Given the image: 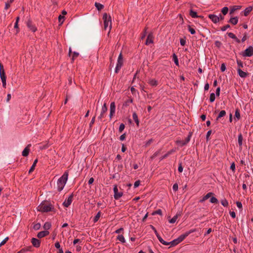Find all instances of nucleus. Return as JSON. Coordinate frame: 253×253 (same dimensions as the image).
<instances>
[{
	"instance_id": "1",
	"label": "nucleus",
	"mask_w": 253,
	"mask_h": 253,
	"mask_svg": "<svg viewBox=\"0 0 253 253\" xmlns=\"http://www.w3.org/2000/svg\"><path fill=\"white\" fill-rule=\"evenodd\" d=\"M37 210L42 212H47L53 211L54 208L53 205L49 202L43 201L38 207Z\"/></svg>"
},
{
	"instance_id": "2",
	"label": "nucleus",
	"mask_w": 253,
	"mask_h": 253,
	"mask_svg": "<svg viewBox=\"0 0 253 253\" xmlns=\"http://www.w3.org/2000/svg\"><path fill=\"white\" fill-rule=\"evenodd\" d=\"M68 177V172L67 171H65L62 176L58 179L57 184V189L59 192L61 191L63 189L67 181Z\"/></svg>"
},
{
	"instance_id": "3",
	"label": "nucleus",
	"mask_w": 253,
	"mask_h": 253,
	"mask_svg": "<svg viewBox=\"0 0 253 253\" xmlns=\"http://www.w3.org/2000/svg\"><path fill=\"white\" fill-rule=\"evenodd\" d=\"M103 20L104 22V29L107 30L108 29V34L110 33L112 28V20L110 15H108L106 13L103 15Z\"/></svg>"
},
{
	"instance_id": "4",
	"label": "nucleus",
	"mask_w": 253,
	"mask_h": 253,
	"mask_svg": "<svg viewBox=\"0 0 253 253\" xmlns=\"http://www.w3.org/2000/svg\"><path fill=\"white\" fill-rule=\"evenodd\" d=\"M189 235L188 233L182 234L179 236L177 239L173 240V241L168 242L169 245H170L171 247L175 246L178 245L179 243L181 242L184 239Z\"/></svg>"
},
{
	"instance_id": "5",
	"label": "nucleus",
	"mask_w": 253,
	"mask_h": 253,
	"mask_svg": "<svg viewBox=\"0 0 253 253\" xmlns=\"http://www.w3.org/2000/svg\"><path fill=\"white\" fill-rule=\"evenodd\" d=\"M123 65V58L122 53H121L118 57L117 63L115 68V73H117L120 70Z\"/></svg>"
},
{
	"instance_id": "6",
	"label": "nucleus",
	"mask_w": 253,
	"mask_h": 253,
	"mask_svg": "<svg viewBox=\"0 0 253 253\" xmlns=\"http://www.w3.org/2000/svg\"><path fill=\"white\" fill-rule=\"evenodd\" d=\"M244 57H251L253 55V46H250L242 53Z\"/></svg>"
},
{
	"instance_id": "7",
	"label": "nucleus",
	"mask_w": 253,
	"mask_h": 253,
	"mask_svg": "<svg viewBox=\"0 0 253 253\" xmlns=\"http://www.w3.org/2000/svg\"><path fill=\"white\" fill-rule=\"evenodd\" d=\"M113 191L114 193V197L116 200L119 199L123 196V192L118 191L117 185L114 186Z\"/></svg>"
},
{
	"instance_id": "8",
	"label": "nucleus",
	"mask_w": 253,
	"mask_h": 253,
	"mask_svg": "<svg viewBox=\"0 0 253 253\" xmlns=\"http://www.w3.org/2000/svg\"><path fill=\"white\" fill-rule=\"evenodd\" d=\"M107 111V107L106 103H104L102 107L101 113L100 116L98 117V119L101 120L104 117V115Z\"/></svg>"
},
{
	"instance_id": "9",
	"label": "nucleus",
	"mask_w": 253,
	"mask_h": 253,
	"mask_svg": "<svg viewBox=\"0 0 253 253\" xmlns=\"http://www.w3.org/2000/svg\"><path fill=\"white\" fill-rule=\"evenodd\" d=\"M73 195L71 194L70 195L68 198L65 200V201L63 202V206L66 207L68 208L72 203L73 201Z\"/></svg>"
},
{
	"instance_id": "10",
	"label": "nucleus",
	"mask_w": 253,
	"mask_h": 253,
	"mask_svg": "<svg viewBox=\"0 0 253 253\" xmlns=\"http://www.w3.org/2000/svg\"><path fill=\"white\" fill-rule=\"evenodd\" d=\"M116 111V105L114 102H112L110 104V118L111 119L112 117L114 115Z\"/></svg>"
},
{
	"instance_id": "11",
	"label": "nucleus",
	"mask_w": 253,
	"mask_h": 253,
	"mask_svg": "<svg viewBox=\"0 0 253 253\" xmlns=\"http://www.w3.org/2000/svg\"><path fill=\"white\" fill-rule=\"evenodd\" d=\"M208 17L214 24H216L218 22H219V18L218 17V16L216 15L210 14L208 15Z\"/></svg>"
},
{
	"instance_id": "12",
	"label": "nucleus",
	"mask_w": 253,
	"mask_h": 253,
	"mask_svg": "<svg viewBox=\"0 0 253 253\" xmlns=\"http://www.w3.org/2000/svg\"><path fill=\"white\" fill-rule=\"evenodd\" d=\"M27 26L28 28L33 32H35L37 29L36 27L33 24L31 20H28L27 22Z\"/></svg>"
},
{
	"instance_id": "13",
	"label": "nucleus",
	"mask_w": 253,
	"mask_h": 253,
	"mask_svg": "<svg viewBox=\"0 0 253 253\" xmlns=\"http://www.w3.org/2000/svg\"><path fill=\"white\" fill-rule=\"evenodd\" d=\"M31 243L33 246L35 247L38 248L40 246L41 242L38 239L33 238L31 239Z\"/></svg>"
},
{
	"instance_id": "14",
	"label": "nucleus",
	"mask_w": 253,
	"mask_h": 253,
	"mask_svg": "<svg viewBox=\"0 0 253 253\" xmlns=\"http://www.w3.org/2000/svg\"><path fill=\"white\" fill-rule=\"evenodd\" d=\"M31 146V144H28L25 148L23 150L22 152V155L24 157H27L28 156L30 152V148Z\"/></svg>"
},
{
	"instance_id": "15",
	"label": "nucleus",
	"mask_w": 253,
	"mask_h": 253,
	"mask_svg": "<svg viewBox=\"0 0 253 253\" xmlns=\"http://www.w3.org/2000/svg\"><path fill=\"white\" fill-rule=\"evenodd\" d=\"M153 39L154 37L152 33L149 34V35L147 36L145 44L146 45H148L150 43H153Z\"/></svg>"
},
{
	"instance_id": "16",
	"label": "nucleus",
	"mask_w": 253,
	"mask_h": 253,
	"mask_svg": "<svg viewBox=\"0 0 253 253\" xmlns=\"http://www.w3.org/2000/svg\"><path fill=\"white\" fill-rule=\"evenodd\" d=\"M0 77L2 83V86L5 88L6 85V77L5 74H0Z\"/></svg>"
},
{
	"instance_id": "17",
	"label": "nucleus",
	"mask_w": 253,
	"mask_h": 253,
	"mask_svg": "<svg viewBox=\"0 0 253 253\" xmlns=\"http://www.w3.org/2000/svg\"><path fill=\"white\" fill-rule=\"evenodd\" d=\"M49 234L48 231H42L39 232L37 234V237L39 238H42L46 236Z\"/></svg>"
},
{
	"instance_id": "18",
	"label": "nucleus",
	"mask_w": 253,
	"mask_h": 253,
	"mask_svg": "<svg viewBox=\"0 0 253 253\" xmlns=\"http://www.w3.org/2000/svg\"><path fill=\"white\" fill-rule=\"evenodd\" d=\"M176 151V149L175 148H173V149H172L171 150H170V151H168L165 155H164V156H163L161 158H160V160H162L164 159H166V158H167L170 155L172 154L173 153L175 152Z\"/></svg>"
},
{
	"instance_id": "19",
	"label": "nucleus",
	"mask_w": 253,
	"mask_h": 253,
	"mask_svg": "<svg viewBox=\"0 0 253 253\" xmlns=\"http://www.w3.org/2000/svg\"><path fill=\"white\" fill-rule=\"evenodd\" d=\"M148 83L152 86H156L158 84V81L155 79H149Z\"/></svg>"
},
{
	"instance_id": "20",
	"label": "nucleus",
	"mask_w": 253,
	"mask_h": 253,
	"mask_svg": "<svg viewBox=\"0 0 253 253\" xmlns=\"http://www.w3.org/2000/svg\"><path fill=\"white\" fill-rule=\"evenodd\" d=\"M237 72L239 76L241 78H246L248 76V73L243 71L240 68L237 69Z\"/></svg>"
},
{
	"instance_id": "21",
	"label": "nucleus",
	"mask_w": 253,
	"mask_h": 253,
	"mask_svg": "<svg viewBox=\"0 0 253 253\" xmlns=\"http://www.w3.org/2000/svg\"><path fill=\"white\" fill-rule=\"evenodd\" d=\"M213 194L212 192H209L207 193L205 196H204L202 199L200 200V203H203L207 199H208L210 197H211Z\"/></svg>"
},
{
	"instance_id": "22",
	"label": "nucleus",
	"mask_w": 253,
	"mask_h": 253,
	"mask_svg": "<svg viewBox=\"0 0 253 253\" xmlns=\"http://www.w3.org/2000/svg\"><path fill=\"white\" fill-rule=\"evenodd\" d=\"M241 6L240 5H234L232 6L230 10V14H232L236 10L241 9Z\"/></svg>"
},
{
	"instance_id": "23",
	"label": "nucleus",
	"mask_w": 253,
	"mask_h": 253,
	"mask_svg": "<svg viewBox=\"0 0 253 253\" xmlns=\"http://www.w3.org/2000/svg\"><path fill=\"white\" fill-rule=\"evenodd\" d=\"M132 118L136 124L137 126L139 125V121L137 114L135 112H133L132 114Z\"/></svg>"
},
{
	"instance_id": "24",
	"label": "nucleus",
	"mask_w": 253,
	"mask_h": 253,
	"mask_svg": "<svg viewBox=\"0 0 253 253\" xmlns=\"http://www.w3.org/2000/svg\"><path fill=\"white\" fill-rule=\"evenodd\" d=\"M252 9L253 7L252 6H249L247 7L243 11L244 16H248V14L251 12Z\"/></svg>"
},
{
	"instance_id": "25",
	"label": "nucleus",
	"mask_w": 253,
	"mask_h": 253,
	"mask_svg": "<svg viewBox=\"0 0 253 253\" xmlns=\"http://www.w3.org/2000/svg\"><path fill=\"white\" fill-rule=\"evenodd\" d=\"M238 22V18L237 17H231L229 20V22L233 25H236Z\"/></svg>"
},
{
	"instance_id": "26",
	"label": "nucleus",
	"mask_w": 253,
	"mask_h": 253,
	"mask_svg": "<svg viewBox=\"0 0 253 253\" xmlns=\"http://www.w3.org/2000/svg\"><path fill=\"white\" fill-rule=\"evenodd\" d=\"M226 114V111L225 110H222L218 114L216 120L217 121L219 120L222 117H223L225 116Z\"/></svg>"
},
{
	"instance_id": "27",
	"label": "nucleus",
	"mask_w": 253,
	"mask_h": 253,
	"mask_svg": "<svg viewBox=\"0 0 253 253\" xmlns=\"http://www.w3.org/2000/svg\"><path fill=\"white\" fill-rule=\"evenodd\" d=\"M243 136H242V134L240 133L238 135V141L239 145L241 148H242V145H243Z\"/></svg>"
},
{
	"instance_id": "28",
	"label": "nucleus",
	"mask_w": 253,
	"mask_h": 253,
	"mask_svg": "<svg viewBox=\"0 0 253 253\" xmlns=\"http://www.w3.org/2000/svg\"><path fill=\"white\" fill-rule=\"evenodd\" d=\"M117 240H119L122 243H125L126 242V240L123 235H119L117 237Z\"/></svg>"
},
{
	"instance_id": "29",
	"label": "nucleus",
	"mask_w": 253,
	"mask_h": 253,
	"mask_svg": "<svg viewBox=\"0 0 253 253\" xmlns=\"http://www.w3.org/2000/svg\"><path fill=\"white\" fill-rule=\"evenodd\" d=\"M180 214L178 213H177L175 215H174L171 219L169 220V222L170 223H174L176 222V220L177 219V218L178 216Z\"/></svg>"
},
{
	"instance_id": "30",
	"label": "nucleus",
	"mask_w": 253,
	"mask_h": 253,
	"mask_svg": "<svg viewBox=\"0 0 253 253\" xmlns=\"http://www.w3.org/2000/svg\"><path fill=\"white\" fill-rule=\"evenodd\" d=\"M190 15L192 18H194L199 17V16L197 15V13L196 11H193L192 9L190 10Z\"/></svg>"
},
{
	"instance_id": "31",
	"label": "nucleus",
	"mask_w": 253,
	"mask_h": 253,
	"mask_svg": "<svg viewBox=\"0 0 253 253\" xmlns=\"http://www.w3.org/2000/svg\"><path fill=\"white\" fill-rule=\"evenodd\" d=\"M37 162H38V159H36L34 161V162L32 166H31L30 169H29V173L32 172L35 169V167H36V166L37 165Z\"/></svg>"
},
{
	"instance_id": "32",
	"label": "nucleus",
	"mask_w": 253,
	"mask_h": 253,
	"mask_svg": "<svg viewBox=\"0 0 253 253\" xmlns=\"http://www.w3.org/2000/svg\"><path fill=\"white\" fill-rule=\"evenodd\" d=\"M51 224L50 222H46L44 224L43 228L45 230V231H47L51 228Z\"/></svg>"
},
{
	"instance_id": "33",
	"label": "nucleus",
	"mask_w": 253,
	"mask_h": 253,
	"mask_svg": "<svg viewBox=\"0 0 253 253\" xmlns=\"http://www.w3.org/2000/svg\"><path fill=\"white\" fill-rule=\"evenodd\" d=\"M133 101V100L132 98H129L128 99H127L124 103L123 106H128L130 104L132 103Z\"/></svg>"
},
{
	"instance_id": "34",
	"label": "nucleus",
	"mask_w": 253,
	"mask_h": 253,
	"mask_svg": "<svg viewBox=\"0 0 253 253\" xmlns=\"http://www.w3.org/2000/svg\"><path fill=\"white\" fill-rule=\"evenodd\" d=\"M95 6L96 8L98 10H101L104 7V6H103V4H101L100 3H98V2H95Z\"/></svg>"
},
{
	"instance_id": "35",
	"label": "nucleus",
	"mask_w": 253,
	"mask_h": 253,
	"mask_svg": "<svg viewBox=\"0 0 253 253\" xmlns=\"http://www.w3.org/2000/svg\"><path fill=\"white\" fill-rule=\"evenodd\" d=\"M175 142L177 145H179L180 146H183L186 144V142L184 140H177Z\"/></svg>"
},
{
	"instance_id": "36",
	"label": "nucleus",
	"mask_w": 253,
	"mask_h": 253,
	"mask_svg": "<svg viewBox=\"0 0 253 253\" xmlns=\"http://www.w3.org/2000/svg\"><path fill=\"white\" fill-rule=\"evenodd\" d=\"M235 116L238 120H239L241 118L240 110L238 108L235 110Z\"/></svg>"
},
{
	"instance_id": "37",
	"label": "nucleus",
	"mask_w": 253,
	"mask_h": 253,
	"mask_svg": "<svg viewBox=\"0 0 253 253\" xmlns=\"http://www.w3.org/2000/svg\"><path fill=\"white\" fill-rule=\"evenodd\" d=\"M229 11V9L227 7L225 6L223 7L221 10V12L223 14V15H225L227 14L228 12Z\"/></svg>"
},
{
	"instance_id": "38",
	"label": "nucleus",
	"mask_w": 253,
	"mask_h": 253,
	"mask_svg": "<svg viewBox=\"0 0 253 253\" xmlns=\"http://www.w3.org/2000/svg\"><path fill=\"white\" fill-rule=\"evenodd\" d=\"M221 205L224 207H227L228 206V202L225 199H223L221 201Z\"/></svg>"
},
{
	"instance_id": "39",
	"label": "nucleus",
	"mask_w": 253,
	"mask_h": 253,
	"mask_svg": "<svg viewBox=\"0 0 253 253\" xmlns=\"http://www.w3.org/2000/svg\"><path fill=\"white\" fill-rule=\"evenodd\" d=\"M172 57H173V61H174V63L177 66H178L179 65L178 60L177 56L175 55V54L174 53L173 54Z\"/></svg>"
},
{
	"instance_id": "40",
	"label": "nucleus",
	"mask_w": 253,
	"mask_h": 253,
	"mask_svg": "<svg viewBox=\"0 0 253 253\" xmlns=\"http://www.w3.org/2000/svg\"><path fill=\"white\" fill-rule=\"evenodd\" d=\"M215 94L214 93H211L210 96V102H213L215 100Z\"/></svg>"
},
{
	"instance_id": "41",
	"label": "nucleus",
	"mask_w": 253,
	"mask_h": 253,
	"mask_svg": "<svg viewBox=\"0 0 253 253\" xmlns=\"http://www.w3.org/2000/svg\"><path fill=\"white\" fill-rule=\"evenodd\" d=\"M100 217V212L99 211L95 216L93 219L94 222H96Z\"/></svg>"
},
{
	"instance_id": "42",
	"label": "nucleus",
	"mask_w": 253,
	"mask_h": 253,
	"mask_svg": "<svg viewBox=\"0 0 253 253\" xmlns=\"http://www.w3.org/2000/svg\"><path fill=\"white\" fill-rule=\"evenodd\" d=\"M79 54L78 52H73V55H72V61H73L74 60V59L75 58H76L78 56H79Z\"/></svg>"
},
{
	"instance_id": "43",
	"label": "nucleus",
	"mask_w": 253,
	"mask_h": 253,
	"mask_svg": "<svg viewBox=\"0 0 253 253\" xmlns=\"http://www.w3.org/2000/svg\"><path fill=\"white\" fill-rule=\"evenodd\" d=\"M237 63L239 68L243 67V63L241 60L237 59Z\"/></svg>"
},
{
	"instance_id": "44",
	"label": "nucleus",
	"mask_w": 253,
	"mask_h": 253,
	"mask_svg": "<svg viewBox=\"0 0 253 253\" xmlns=\"http://www.w3.org/2000/svg\"><path fill=\"white\" fill-rule=\"evenodd\" d=\"M188 30L190 32V33L192 35L195 34L196 33L195 29L194 28H192L190 26H188Z\"/></svg>"
},
{
	"instance_id": "45",
	"label": "nucleus",
	"mask_w": 253,
	"mask_h": 253,
	"mask_svg": "<svg viewBox=\"0 0 253 253\" xmlns=\"http://www.w3.org/2000/svg\"><path fill=\"white\" fill-rule=\"evenodd\" d=\"M125 126L124 124H121L120 125L119 128V131L120 132H122L124 129H125Z\"/></svg>"
},
{
	"instance_id": "46",
	"label": "nucleus",
	"mask_w": 253,
	"mask_h": 253,
	"mask_svg": "<svg viewBox=\"0 0 253 253\" xmlns=\"http://www.w3.org/2000/svg\"><path fill=\"white\" fill-rule=\"evenodd\" d=\"M159 241H160V242L161 243H162V244L164 245H166V246H168L169 245V244H168V242L164 241L163 238L162 237H161L159 239Z\"/></svg>"
},
{
	"instance_id": "47",
	"label": "nucleus",
	"mask_w": 253,
	"mask_h": 253,
	"mask_svg": "<svg viewBox=\"0 0 253 253\" xmlns=\"http://www.w3.org/2000/svg\"><path fill=\"white\" fill-rule=\"evenodd\" d=\"M210 202L211 203H217L218 200L214 197H212L210 199Z\"/></svg>"
},
{
	"instance_id": "48",
	"label": "nucleus",
	"mask_w": 253,
	"mask_h": 253,
	"mask_svg": "<svg viewBox=\"0 0 253 253\" xmlns=\"http://www.w3.org/2000/svg\"><path fill=\"white\" fill-rule=\"evenodd\" d=\"M153 142V139H150L148 140V141H147L145 142V146L146 147H147L149 145H150Z\"/></svg>"
},
{
	"instance_id": "49",
	"label": "nucleus",
	"mask_w": 253,
	"mask_h": 253,
	"mask_svg": "<svg viewBox=\"0 0 253 253\" xmlns=\"http://www.w3.org/2000/svg\"><path fill=\"white\" fill-rule=\"evenodd\" d=\"M8 237H6L4 240H3L0 243V247H1L2 246L4 245L8 241Z\"/></svg>"
},
{
	"instance_id": "50",
	"label": "nucleus",
	"mask_w": 253,
	"mask_h": 253,
	"mask_svg": "<svg viewBox=\"0 0 253 253\" xmlns=\"http://www.w3.org/2000/svg\"><path fill=\"white\" fill-rule=\"evenodd\" d=\"M183 167L182 166V163H179L178 168V170L179 172L181 173L183 171Z\"/></svg>"
},
{
	"instance_id": "51",
	"label": "nucleus",
	"mask_w": 253,
	"mask_h": 253,
	"mask_svg": "<svg viewBox=\"0 0 253 253\" xmlns=\"http://www.w3.org/2000/svg\"><path fill=\"white\" fill-rule=\"evenodd\" d=\"M178 185L177 183H174L172 186V189L174 191L176 192L178 190Z\"/></svg>"
},
{
	"instance_id": "52",
	"label": "nucleus",
	"mask_w": 253,
	"mask_h": 253,
	"mask_svg": "<svg viewBox=\"0 0 253 253\" xmlns=\"http://www.w3.org/2000/svg\"><path fill=\"white\" fill-rule=\"evenodd\" d=\"M227 35L231 39H236V36L232 33H228Z\"/></svg>"
},
{
	"instance_id": "53",
	"label": "nucleus",
	"mask_w": 253,
	"mask_h": 253,
	"mask_svg": "<svg viewBox=\"0 0 253 253\" xmlns=\"http://www.w3.org/2000/svg\"><path fill=\"white\" fill-rule=\"evenodd\" d=\"M40 227H41V224L40 223L35 224L33 226V228L36 230L39 229Z\"/></svg>"
},
{
	"instance_id": "54",
	"label": "nucleus",
	"mask_w": 253,
	"mask_h": 253,
	"mask_svg": "<svg viewBox=\"0 0 253 253\" xmlns=\"http://www.w3.org/2000/svg\"><path fill=\"white\" fill-rule=\"evenodd\" d=\"M180 43L182 46H184L186 44V40L185 39H180Z\"/></svg>"
},
{
	"instance_id": "55",
	"label": "nucleus",
	"mask_w": 253,
	"mask_h": 253,
	"mask_svg": "<svg viewBox=\"0 0 253 253\" xmlns=\"http://www.w3.org/2000/svg\"><path fill=\"white\" fill-rule=\"evenodd\" d=\"M230 27V25L227 24L224 26H223L221 28V30L222 31H225L228 28Z\"/></svg>"
},
{
	"instance_id": "56",
	"label": "nucleus",
	"mask_w": 253,
	"mask_h": 253,
	"mask_svg": "<svg viewBox=\"0 0 253 253\" xmlns=\"http://www.w3.org/2000/svg\"><path fill=\"white\" fill-rule=\"evenodd\" d=\"M159 214V215H162V211L160 209H159L157 211H156L155 212H154L153 213V214Z\"/></svg>"
},
{
	"instance_id": "57",
	"label": "nucleus",
	"mask_w": 253,
	"mask_h": 253,
	"mask_svg": "<svg viewBox=\"0 0 253 253\" xmlns=\"http://www.w3.org/2000/svg\"><path fill=\"white\" fill-rule=\"evenodd\" d=\"M230 169L233 172L235 171V164L234 163L231 164L230 166Z\"/></svg>"
},
{
	"instance_id": "58",
	"label": "nucleus",
	"mask_w": 253,
	"mask_h": 253,
	"mask_svg": "<svg viewBox=\"0 0 253 253\" xmlns=\"http://www.w3.org/2000/svg\"><path fill=\"white\" fill-rule=\"evenodd\" d=\"M64 17L63 16H62V15H59V17H58V20H59V22H60L61 23H63V21H64Z\"/></svg>"
},
{
	"instance_id": "59",
	"label": "nucleus",
	"mask_w": 253,
	"mask_h": 253,
	"mask_svg": "<svg viewBox=\"0 0 253 253\" xmlns=\"http://www.w3.org/2000/svg\"><path fill=\"white\" fill-rule=\"evenodd\" d=\"M220 70L221 72H224L226 70V66L224 63H222L221 65Z\"/></svg>"
},
{
	"instance_id": "60",
	"label": "nucleus",
	"mask_w": 253,
	"mask_h": 253,
	"mask_svg": "<svg viewBox=\"0 0 253 253\" xmlns=\"http://www.w3.org/2000/svg\"><path fill=\"white\" fill-rule=\"evenodd\" d=\"M236 205H237V207L239 209H242V204L241 203V202H236Z\"/></svg>"
},
{
	"instance_id": "61",
	"label": "nucleus",
	"mask_w": 253,
	"mask_h": 253,
	"mask_svg": "<svg viewBox=\"0 0 253 253\" xmlns=\"http://www.w3.org/2000/svg\"><path fill=\"white\" fill-rule=\"evenodd\" d=\"M123 230H124V228H120L116 230L115 231V233H117V234H120V233H121L122 231H123Z\"/></svg>"
},
{
	"instance_id": "62",
	"label": "nucleus",
	"mask_w": 253,
	"mask_h": 253,
	"mask_svg": "<svg viewBox=\"0 0 253 253\" xmlns=\"http://www.w3.org/2000/svg\"><path fill=\"white\" fill-rule=\"evenodd\" d=\"M95 119V116H94L92 118V119H91V121L90 122V124H89V126H90V127H91L92 125L94 123Z\"/></svg>"
},
{
	"instance_id": "63",
	"label": "nucleus",
	"mask_w": 253,
	"mask_h": 253,
	"mask_svg": "<svg viewBox=\"0 0 253 253\" xmlns=\"http://www.w3.org/2000/svg\"><path fill=\"white\" fill-rule=\"evenodd\" d=\"M126 139V134L124 133L121 135L120 137V140L121 141H123Z\"/></svg>"
},
{
	"instance_id": "64",
	"label": "nucleus",
	"mask_w": 253,
	"mask_h": 253,
	"mask_svg": "<svg viewBox=\"0 0 253 253\" xmlns=\"http://www.w3.org/2000/svg\"><path fill=\"white\" fill-rule=\"evenodd\" d=\"M139 185H140V181H139V180L136 181L134 182V188H136V187H137Z\"/></svg>"
}]
</instances>
